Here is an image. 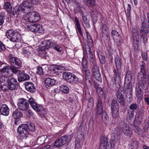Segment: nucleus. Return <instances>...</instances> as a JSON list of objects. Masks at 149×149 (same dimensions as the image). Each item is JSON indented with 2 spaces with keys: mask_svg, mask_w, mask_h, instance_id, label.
Wrapping results in <instances>:
<instances>
[{
  "mask_svg": "<svg viewBox=\"0 0 149 149\" xmlns=\"http://www.w3.org/2000/svg\"><path fill=\"white\" fill-rule=\"evenodd\" d=\"M120 68H115L113 70V72L114 73V81L116 82V80L119 79L120 78Z\"/></svg>",
  "mask_w": 149,
  "mask_h": 149,
  "instance_id": "obj_33",
  "label": "nucleus"
},
{
  "mask_svg": "<svg viewBox=\"0 0 149 149\" xmlns=\"http://www.w3.org/2000/svg\"><path fill=\"white\" fill-rule=\"evenodd\" d=\"M140 65L141 71L138 74L137 79L139 81H141L143 79L146 80L147 76L145 68V62L143 61H141L140 63Z\"/></svg>",
  "mask_w": 149,
  "mask_h": 149,
  "instance_id": "obj_9",
  "label": "nucleus"
},
{
  "mask_svg": "<svg viewBox=\"0 0 149 149\" xmlns=\"http://www.w3.org/2000/svg\"><path fill=\"white\" fill-rule=\"evenodd\" d=\"M143 114L141 113L136 115L134 122L135 125H140L142 120Z\"/></svg>",
  "mask_w": 149,
  "mask_h": 149,
  "instance_id": "obj_29",
  "label": "nucleus"
},
{
  "mask_svg": "<svg viewBox=\"0 0 149 149\" xmlns=\"http://www.w3.org/2000/svg\"><path fill=\"white\" fill-rule=\"evenodd\" d=\"M127 84L125 87V92H132V84L131 81H127Z\"/></svg>",
  "mask_w": 149,
  "mask_h": 149,
  "instance_id": "obj_41",
  "label": "nucleus"
},
{
  "mask_svg": "<svg viewBox=\"0 0 149 149\" xmlns=\"http://www.w3.org/2000/svg\"><path fill=\"white\" fill-rule=\"evenodd\" d=\"M5 14L4 13H0V25H2L4 22Z\"/></svg>",
  "mask_w": 149,
  "mask_h": 149,
  "instance_id": "obj_49",
  "label": "nucleus"
},
{
  "mask_svg": "<svg viewBox=\"0 0 149 149\" xmlns=\"http://www.w3.org/2000/svg\"><path fill=\"white\" fill-rule=\"evenodd\" d=\"M126 94V97L128 102L129 103H131L132 100V92H125Z\"/></svg>",
  "mask_w": 149,
  "mask_h": 149,
  "instance_id": "obj_42",
  "label": "nucleus"
},
{
  "mask_svg": "<svg viewBox=\"0 0 149 149\" xmlns=\"http://www.w3.org/2000/svg\"><path fill=\"white\" fill-rule=\"evenodd\" d=\"M79 141L77 140L75 141V149H80L81 148V146L80 144Z\"/></svg>",
  "mask_w": 149,
  "mask_h": 149,
  "instance_id": "obj_62",
  "label": "nucleus"
},
{
  "mask_svg": "<svg viewBox=\"0 0 149 149\" xmlns=\"http://www.w3.org/2000/svg\"><path fill=\"white\" fill-rule=\"evenodd\" d=\"M121 129L123 133L128 136L130 137L133 134L132 130L128 124L125 123H124Z\"/></svg>",
  "mask_w": 149,
  "mask_h": 149,
  "instance_id": "obj_16",
  "label": "nucleus"
},
{
  "mask_svg": "<svg viewBox=\"0 0 149 149\" xmlns=\"http://www.w3.org/2000/svg\"><path fill=\"white\" fill-rule=\"evenodd\" d=\"M141 83L139 82L136 84V95L138 100H141L143 97V93L142 91V90H146L148 89V85L146 80H142L139 81Z\"/></svg>",
  "mask_w": 149,
  "mask_h": 149,
  "instance_id": "obj_2",
  "label": "nucleus"
},
{
  "mask_svg": "<svg viewBox=\"0 0 149 149\" xmlns=\"http://www.w3.org/2000/svg\"><path fill=\"white\" fill-rule=\"evenodd\" d=\"M55 69L57 70H64L65 69V68L63 66L60 65H56L54 67Z\"/></svg>",
  "mask_w": 149,
  "mask_h": 149,
  "instance_id": "obj_64",
  "label": "nucleus"
},
{
  "mask_svg": "<svg viewBox=\"0 0 149 149\" xmlns=\"http://www.w3.org/2000/svg\"><path fill=\"white\" fill-rule=\"evenodd\" d=\"M63 77L68 82L72 84H76L79 82V79L77 76L71 72H63Z\"/></svg>",
  "mask_w": 149,
  "mask_h": 149,
  "instance_id": "obj_5",
  "label": "nucleus"
},
{
  "mask_svg": "<svg viewBox=\"0 0 149 149\" xmlns=\"http://www.w3.org/2000/svg\"><path fill=\"white\" fill-rule=\"evenodd\" d=\"M115 62L116 64V68H121V62L119 58L116 57L115 59Z\"/></svg>",
  "mask_w": 149,
  "mask_h": 149,
  "instance_id": "obj_46",
  "label": "nucleus"
},
{
  "mask_svg": "<svg viewBox=\"0 0 149 149\" xmlns=\"http://www.w3.org/2000/svg\"><path fill=\"white\" fill-rule=\"evenodd\" d=\"M56 81L50 78H47L45 81V85L47 88L49 89L55 85Z\"/></svg>",
  "mask_w": 149,
  "mask_h": 149,
  "instance_id": "obj_23",
  "label": "nucleus"
},
{
  "mask_svg": "<svg viewBox=\"0 0 149 149\" xmlns=\"http://www.w3.org/2000/svg\"><path fill=\"white\" fill-rule=\"evenodd\" d=\"M10 70H11L14 74H16L18 73L19 74V71L18 70V69L20 68H17V67L14 66H12V67H10Z\"/></svg>",
  "mask_w": 149,
  "mask_h": 149,
  "instance_id": "obj_54",
  "label": "nucleus"
},
{
  "mask_svg": "<svg viewBox=\"0 0 149 149\" xmlns=\"http://www.w3.org/2000/svg\"><path fill=\"white\" fill-rule=\"evenodd\" d=\"M82 72L85 73L86 75V79H88L89 78L88 77H91V72L90 70L87 69L83 68Z\"/></svg>",
  "mask_w": 149,
  "mask_h": 149,
  "instance_id": "obj_48",
  "label": "nucleus"
},
{
  "mask_svg": "<svg viewBox=\"0 0 149 149\" xmlns=\"http://www.w3.org/2000/svg\"><path fill=\"white\" fill-rule=\"evenodd\" d=\"M26 124L20 125L17 129V132L21 139H26L29 134V132L27 129Z\"/></svg>",
  "mask_w": 149,
  "mask_h": 149,
  "instance_id": "obj_8",
  "label": "nucleus"
},
{
  "mask_svg": "<svg viewBox=\"0 0 149 149\" xmlns=\"http://www.w3.org/2000/svg\"><path fill=\"white\" fill-rule=\"evenodd\" d=\"M98 115L99 116L101 117L102 120H108L109 117L106 111L102 110V108H97V111L96 112V115Z\"/></svg>",
  "mask_w": 149,
  "mask_h": 149,
  "instance_id": "obj_18",
  "label": "nucleus"
},
{
  "mask_svg": "<svg viewBox=\"0 0 149 149\" xmlns=\"http://www.w3.org/2000/svg\"><path fill=\"white\" fill-rule=\"evenodd\" d=\"M112 36L115 42L116 43V45L118 46H120L121 42V37L119 34L116 30H113L111 31Z\"/></svg>",
  "mask_w": 149,
  "mask_h": 149,
  "instance_id": "obj_19",
  "label": "nucleus"
},
{
  "mask_svg": "<svg viewBox=\"0 0 149 149\" xmlns=\"http://www.w3.org/2000/svg\"><path fill=\"white\" fill-rule=\"evenodd\" d=\"M47 138L46 135H42L39 137L37 140V143L39 145H42L44 143Z\"/></svg>",
  "mask_w": 149,
  "mask_h": 149,
  "instance_id": "obj_40",
  "label": "nucleus"
},
{
  "mask_svg": "<svg viewBox=\"0 0 149 149\" xmlns=\"http://www.w3.org/2000/svg\"><path fill=\"white\" fill-rule=\"evenodd\" d=\"M24 20L30 22H37L40 19L39 14L35 12L27 13L26 12L25 16L24 17Z\"/></svg>",
  "mask_w": 149,
  "mask_h": 149,
  "instance_id": "obj_4",
  "label": "nucleus"
},
{
  "mask_svg": "<svg viewBox=\"0 0 149 149\" xmlns=\"http://www.w3.org/2000/svg\"><path fill=\"white\" fill-rule=\"evenodd\" d=\"M29 102L32 107H34L35 108V106L36 105L37 103L35 101L34 99L32 97L30 98L29 100Z\"/></svg>",
  "mask_w": 149,
  "mask_h": 149,
  "instance_id": "obj_52",
  "label": "nucleus"
},
{
  "mask_svg": "<svg viewBox=\"0 0 149 149\" xmlns=\"http://www.w3.org/2000/svg\"><path fill=\"white\" fill-rule=\"evenodd\" d=\"M131 72L130 70H128L127 72L125 77V81H130L132 78Z\"/></svg>",
  "mask_w": 149,
  "mask_h": 149,
  "instance_id": "obj_47",
  "label": "nucleus"
},
{
  "mask_svg": "<svg viewBox=\"0 0 149 149\" xmlns=\"http://www.w3.org/2000/svg\"><path fill=\"white\" fill-rule=\"evenodd\" d=\"M123 91L120 92L118 91L116 94V97L117 101L120 103V104L123 106H125V102Z\"/></svg>",
  "mask_w": 149,
  "mask_h": 149,
  "instance_id": "obj_22",
  "label": "nucleus"
},
{
  "mask_svg": "<svg viewBox=\"0 0 149 149\" xmlns=\"http://www.w3.org/2000/svg\"><path fill=\"white\" fill-rule=\"evenodd\" d=\"M19 86V84L16 79L11 78L8 82L7 88L10 91L17 90Z\"/></svg>",
  "mask_w": 149,
  "mask_h": 149,
  "instance_id": "obj_13",
  "label": "nucleus"
},
{
  "mask_svg": "<svg viewBox=\"0 0 149 149\" xmlns=\"http://www.w3.org/2000/svg\"><path fill=\"white\" fill-rule=\"evenodd\" d=\"M42 45L40 47L41 51L39 52V54L41 57H44L46 55L45 51L53 47L56 45V42L52 39L45 40L42 42Z\"/></svg>",
  "mask_w": 149,
  "mask_h": 149,
  "instance_id": "obj_3",
  "label": "nucleus"
},
{
  "mask_svg": "<svg viewBox=\"0 0 149 149\" xmlns=\"http://www.w3.org/2000/svg\"><path fill=\"white\" fill-rule=\"evenodd\" d=\"M74 21L76 23V28L77 34H78V33L80 36H83V34L81 31V27L79 21L77 17H75Z\"/></svg>",
  "mask_w": 149,
  "mask_h": 149,
  "instance_id": "obj_28",
  "label": "nucleus"
},
{
  "mask_svg": "<svg viewBox=\"0 0 149 149\" xmlns=\"http://www.w3.org/2000/svg\"><path fill=\"white\" fill-rule=\"evenodd\" d=\"M18 80L19 82L28 80L30 79V77L27 74L22 72L19 73L18 75Z\"/></svg>",
  "mask_w": 149,
  "mask_h": 149,
  "instance_id": "obj_26",
  "label": "nucleus"
},
{
  "mask_svg": "<svg viewBox=\"0 0 149 149\" xmlns=\"http://www.w3.org/2000/svg\"><path fill=\"white\" fill-rule=\"evenodd\" d=\"M4 9H6L7 12L11 13L12 10V7L11 4L8 2L4 3Z\"/></svg>",
  "mask_w": 149,
  "mask_h": 149,
  "instance_id": "obj_36",
  "label": "nucleus"
},
{
  "mask_svg": "<svg viewBox=\"0 0 149 149\" xmlns=\"http://www.w3.org/2000/svg\"><path fill=\"white\" fill-rule=\"evenodd\" d=\"M9 58V63L12 66L17 68H21L22 67V61L18 58L13 57L12 55H10Z\"/></svg>",
  "mask_w": 149,
  "mask_h": 149,
  "instance_id": "obj_12",
  "label": "nucleus"
},
{
  "mask_svg": "<svg viewBox=\"0 0 149 149\" xmlns=\"http://www.w3.org/2000/svg\"><path fill=\"white\" fill-rule=\"evenodd\" d=\"M35 108L32 107L42 117H44L47 114L46 109L42 106L38 104L37 103L35 106Z\"/></svg>",
  "mask_w": 149,
  "mask_h": 149,
  "instance_id": "obj_17",
  "label": "nucleus"
},
{
  "mask_svg": "<svg viewBox=\"0 0 149 149\" xmlns=\"http://www.w3.org/2000/svg\"><path fill=\"white\" fill-rule=\"evenodd\" d=\"M33 52V48L31 47H27L23 48L22 53L26 57L29 58L32 56Z\"/></svg>",
  "mask_w": 149,
  "mask_h": 149,
  "instance_id": "obj_20",
  "label": "nucleus"
},
{
  "mask_svg": "<svg viewBox=\"0 0 149 149\" xmlns=\"http://www.w3.org/2000/svg\"><path fill=\"white\" fill-rule=\"evenodd\" d=\"M86 51L87 53V57L88 59L90 62L93 63H94L95 60L93 55L91 52L90 47H89L88 49H87Z\"/></svg>",
  "mask_w": 149,
  "mask_h": 149,
  "instance_id": "obj_30",
  "label": "nucleus"
},
{
  "mask_svg": "<svg viewBox=\"0 0 149 149\" xmlns=\"http://www.w3.org/2000/svg\"><path fill=\"white\" fill-rule=\"evenodd\" d=\"M7 78V77L3 75H2L0 77V87L3 91L6 90L7 88L6 84V83Z\"/></svg>",
  "mask_w": 149,
  "mask_h": 149,
  "instance_id": "obj_24",
  "label": "nucleus"
},
{
  "mask_svg": "<svg viewBox=\"0 0 149 149\" xmlns=\"http://www.w3.org/2000/svg\"><path fill=\"white\" fill-rule=\"evenodd\" d=\"M135 131L138 134L140 135H141L143 133V131L141 130L139 127L137 126L136 127Z\"/></svg>",
  "mask_w": 149,
  "mask_h": 149,
  "instance_id": "obj_60",
  "label": "nucleus"
},
{
  "mask_svg": "<svg viewBox=\"0 0 149 149\" xmlns=\"http://www.w3.org/2000/svg\"><path fill=\"white\" fill-rule=\"evenodd\" d=\"M149 33V24L145 21L142 22L141 29L139 31L140 35L144 36Z\"/></svg>",
  "mask_w": 149,
  "mask_h": 149,
  "instance_id": "obj_14",
  "label": "nucleus"
},
{
  "mask_svg": "<svg viewBox=\"0 0 149 149\" xmlns=\"http://www.w3.org/2000/svg\"><path fill=\"white\" fill-rule=\"evenodd\" d=\"M96 91L97 93L99 95V96H101L104 94V91L102 88L100 87L97 88V89L96 90Z\"/></svg>",
  "mask_w": 149,
  "mask_h": 149,
  "instance_id": "obj_61",
  "label": "nucleus"
},
{
  "mask_svg": "<svg viewBox=\"0 0 149 149\" xmlns=\"http://www.w3.org/2000/svg\"><path fill=\"white\" fill-rule=\"evenodd\" d=\"M30 2H29L28 1H24L23 3V6L24 7H26V8H25V12H27V10L28 9V8H29V7H30ZM24 9V8H23Z\"/></svg>",
  "mask_w": 149,
  "mask_h": 149,
  "instance_id": "obj_57",
  "label": "nucleus"
},
{
  "mask_svg": "<svg viewBox=\"0 0 149 149\" xmlns=\"http://www.w3.org/2000/svg\"><path fill=\"white\" fill-rule=\"evenodd\" d=\"M26 114L28 118H30L33 116V113L31 110H29L27 111Z\"/></svg>",
  "mask_w": 149,
  "mask_h": 149,
  "instance_id": "obj_63",
  "label": "nucleus"
},
{
  "mask_svg": "<svg viewBox=\"0 0 149 149\" xmlns=\"http://www.w3.org/2000/svg\"><path fill=\"white\" fill-rule=\"evenodd\" d=\"M121 134V131L118 130H116L115 133L113 134V135L114 139H113L114 141H118L120 139V135Z\"/></svg>",
  "mask_w": 149,
  "mask_h": 149,
  "instance_id": "obj_44",
  "label": "nucleus"
},
{
  "mask_svg": "<svg viewBox=\"0 0 149 149\" xmlns=\"http://www.w3.org/2000/svg\"><path fill=\"white\" fill-rule=\"evenodd\" d=\"M97 15V14L95 15H92V22L93 24L96 23L98 19Z\"/></svg>",
  "mask_w": 149,
  "mask_h": 149,
  "instance_id": "obj_59",
  "label": "nucleus"
},
{
  "mask_svg": "<svg viewBox=\"0 0 149 149\" xmlns=\"http://www.w3.org/2000/svg\"><path fill=\"white\" fill-rule=\"evenodd\" d=\"M11 72L9 67L7 66H4L0 70V74L1 75L7 77L11 75Z\"/></svg>",
  "mask_w": 149,
  "mask_h": 149,
  "instance_id": "obj_21",
  "label": "nucleus"
},
{
  "mask_svg": "<svg viewBox=\"0 0 149 149\" xmlns=\"http://www.w3.org/2000/svg\"><path fill=\"white\" fill-rule=\"evenodd\" d=\"M134 114L133 111L127 109L126 115V120L128 123H130L132 121L134 117Z\"/></svg>",
  "mask_w": 149,
  "mask_h": 149,
  "instance_id": "obj_31",
  "label": "nucleus"
},
{
  "mask_svg": "<svg viewBox=\"0 0 149 149\" xmlns=\"http://www.w3.org/2000/svg\"><path fill=\"white\" fill-rule=\"evenodd\" d=\"M131 6L129 4H127V15L128 17H130L131 13Z\"/></svg>",
  "mask_w": 149,
  "mask_h": 149,
  "instance_id": "obj_58",
  "label": "nucleus"
},
{
  "mask_svg": "<svg viewBox=\"0 0 149 149\" xmlns=\"http://www.w3.org/2000/svg\"><path fill=\"white\" fill-rule=\"evenodd\" d=\"M138 31L136 28H133L132 30V36L134 41L136 42V43L134 44V47L137 49L139 46V35Z\"/></svg>",
  "mask_w": 149,
  "mask_h": 149,
  "instance_id": "obj_15",
  "label": "nucleus"
},
{
  "mask_svg": "<svg viewBox=\"0 0 149 149\" xmlns=\"http://www.w3.org/2000/svg\"><path fill=\"white\" fill-rule=\"evenodd\" d=\"M36 73L39 75L42 74H43V70L42 68L40 66H38L37 67Z\"/></svg>",
  "mask_w": 149,
  "mask_h": 149,
  "instance_id": "obj_55",
  "label": "nucleus"
},
{
  "mask_svg": "<svg viewBox=\"0 0 149 149\" xmlns=\"http://www.w3.org/2000/svg\"><path fill=\"white\" fill-rule=\"evenodd\" d=\"M82 17L84 24L87 27L89 28L90 27V19H88L87 17V16H85L84 14L82 13L81 14Z\"/></svg>",
  "mask_w": 149,
  "mask_h": 149,
  "instance_id": "obj_35",
  "label": "nucleus"
},
{
  "mask_svg": "<svg viewBox=\"0 0 149 149\" xmlns=\"http://www.w3.org/2000/svg\"><path fill=\"white\" fill-rule=\"evenodd\" d=\"M138 107V106L136 103H132L130 105L129 107L130 110L134 111L137 109Z\"/></svg>",
  "mask_w": 149,
  "mask_h": 149,
  "instance_id": "obj_53",
  "label": "nucleus"
},
{
  "mask_svg": "<svg viewBox=\"0 0 149 149\" xmlns=\"http://www.w3.org/2000/svg\"><path fill=\"white\" fill-rule=\"evenodd\" d=\"M25 9H24L22 7L20 6L15 7V12L14 11L13 13L14 18L15 20V22L16 24L17 22L18 23V24L21 23L22 18L20 14H21V12H22L24 13L25 15L26 14Z\"/></svg>",
  "mask_w": 149,
  "mask_h": 149,
  "instance_id": "obj_6",
  "label": "nucleus"
},
{
  "mask_svg": "<svg viewBox=\"0 0 149 149\" xmlns=\"http://www.w3.org/2000/svg\"><path fill=\"white\" fill-rule=\"evenodd\" d=\"M61 91L65 94H67L69 91V89L68 87L65 85L62 84L59 86Z\"/></svg>",
  "mask_w": 149,
  "mask_h": 149,
  "instance_id": "obj_37",
  "label": "nucleus"
},
{
  "mask_svg": "<svg viewBox=\"0 0 149 149\" xmlns=\"http://www.w3.org/2000/svg\"><path fill=\"white\" fill-rule=\"evenodd\" d=\"M92 71L93 74L100 72L99 67L96 64L94 63L93 66Z\"/></svg>",
  "mask_w": 149,
  "mask_h": 149,
  "instance_id": "obj_50",
  "label": "nucleus"
},
{
  "mask_svg": "<svg viewBox=\"0 0 149 149\" xmlns=\"http://www.w3.org/2000/svg\"><path fill=\"white\" fill-rule=\"evenodd\" d=\"M93 75L97 80L100 82H102V79L100 72L93 74Z\"/></svg>",
  "mask_w": 149,
  "mask_h": 149,
  "instance_id": "obj_45",
  "label": "nucleus"
},
{
  "mask_svg": "<svg viewBox=\"0 0 149 149\" xmlns=\"http://www.w3.org/2000/svg\"><path fill=\"white\" fill-rule=\"evenodd\" d=\"M25 86L26 89L29 92L33 93L36 91V88L34 85L31 82L25 83Z\"/></svg>",
  "mask_w": 149,
  "mask_h": 149,
  "instance_id": "obj_27",
  "label": "nucleus"
},
{
  "mask_svg": "<svg viewBox=\"0 0 149 149\" xmlns=\"http://www.w3.org/2000/svg\"><path fill=\"white\" fill-rule=\"evenodd\" d=\"M36 32H38L40 33H41L42 31V29L41 25L39 24H36Z\"/></svg>",
  "mask_w": 149,
  "mask_h": 149,
  "instance_id": "obj_56",
  "label": "nucleus"
},
{
  "mask_svg": "<svg viewBox=\"0 0 149 149\" xmlns=\"http://www.w3.org/2000/svg\"><path fill=\"white\" fill-rule=\"evenodd\" d=\"M27 129L29 132L30 131L34 132L35 130V126L34 124L33 123H29L26 124Z\"/></svg>",
  "mask_w": 149,
  "mask_h": 149,
  "instance_id": "obj_38",
  "label": "nucleus"
},
{
  "mask_svg": "<svg viewBox=\"0 0 149 149\" xmlns=\"http://www.w3.org/2000/svg\"><path fill=\"white\" fill-rule=\"evenodd\" d=\"M10 109L6 104H2L0 108V114L3 115L7 116L9 114Z\"/></svg>",
  "mask_w": 149,
  "mask_h": 149,
  "instance_id": "obj_25",
  "label": "nucleus"
},
{
  "mask_svg": "<svg viewBox=\"0 0 149 149\" xmlns=\"http://www.w3.org/2000/svg\"><path fill=\"white\" fill-rule=\"evenodd\" d=\"M139 142L137 141H132L129 148V149H137L139 146Z\"/></svg>",
  "mask_w": 149,
  "mask_h": 149,
  "instance_id": "obj_39",
  "label": "nucleus"
},
{
  "mask_svg": "<svg viewBox=\"0 0 149 149\" xmlns=\"http://www.w3.org/2000/svg\"><path fill=\"white\" fill-rule=\"evenodd\" d=\"M17 106L19 110L25 111L28 109L29 104L27 100L21 98L18 100Z\"/></svg>",
  "mask_w": 149,
  "mask_h": 149,
  "instance_id": "obj_10",
  "label": "nucleus"
},
{
  "mask_svg": "<svg viewBox=\"0 0 149 149\" xmlns=\"http://www.w3.org/2000/svg\"><path fill=\"white\" fill-rule=\"evenodd\" d=\"M29 29V30L32 32H36V24H33L32 25H29L27 26L26 27Z\"/></svg>",
  "mask_w": 149,
  "mask_h": 149,
  "instance_id": "obj_51",
  "label": "nucleus"
},
{
  "mask_svg": "<svg viewBox=\"0 0 149 149\" xmlns=\"http://www.w3.org/2000/svg\"><path fill=\"white\" fill-rule=\"evenodd\" d=\"M6 35L8 38L13 42H22L23 40L19 32L16 30L10 29L7 31Z\"/></svg>",
  "mask_w": 149,
  "mask_h": 149,
  "instance_id": "obj_1",
  "label": "nucleus"
},
{
  "mask_svg": "<svg viewBox=\"0 0 149 149\" xmlns=\"http://www.w3.org/2000/svg\"><path fill=\"white\" fill-rule=\"evenodd\" d=\"M101 143L100 144L99 149H106L107 144V139L105 137H103L101 140Z\"/></svg>",
  "mask_w": 149,
  "mask_h": 149,
  "instance_id": "obj_32",
  "label": "nucleus"
},
{
  "mask_svg": "<svg viewBox=\"0 0 149 149\" xmlns=\"http://www.w3.org/2000/svg\"><path fill=\"white\" fill-rule=\"evenodd\" d=\"M111 110L112 117L114 118H117L119 116V107L118 103L115 100L112 101Z\"/></svg>",
  "mask_w": 149,
  "mask_h": 149,
  "instance_id": "obj_11",
  "label": "nucleus"
},
{
  "mask_svg": "<svg viewBox=\"0 0 149 149\" xmlns=\"http://www.w3.org/2000/svg\"><path fill=\"white\" fill-rule=\"evenodd\" d=\"M98 57L100 62L101 64H104L106 62V59L104 55L103 54H99Z\"/></svg>",
  "mask_w": 149,
  "mask_h": 149,
  "instance_id": "obj_43",
  "label": "nucleus"
},
{
  "mask_svg": "<svg viewBox=\"0 0 149 149\" xmlns=\"http://www.w3.org/2000/svg\"><path fill=\"white\" fill-rule=\"evenodd\" d=\"M12 115L15 119H18L22 117L23 115L20 110L16 109L13 112Z\"/></svg>",
  "mask_w": 149,
  "mask_h": 149,
  "instance_id": "obj_34",
  "label": "nucleus"
},
{
  "mask_svg": "<svg viewBox=\"0 0 149 149\" xmlns=\"http://www.w3.org/2000/svg\"><path fill=\"white\" fill-rule=\"evenodd\" d=\"M73 137V135L70 134L68 136H64L56 140L54 143L55 146L59 147L70 141Z\"/></svg>",
  "mask_w": 149,
  "mask_h": 149,
  "instance_id": "obj_7",
  "label": "nucleus"
}]
</instances>
